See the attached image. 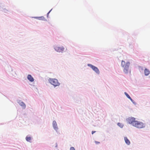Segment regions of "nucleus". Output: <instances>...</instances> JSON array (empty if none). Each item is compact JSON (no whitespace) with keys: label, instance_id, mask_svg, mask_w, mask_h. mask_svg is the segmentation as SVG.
I'll use <instances>...</instances> for the list:
<instances>
[{"label":"nucleus","instance_id":"obj_8","mask_svg":"<svg viewBox=\"0 0 150 150\" xmlns=\"http://www.w3.org/2000/svg\"><path fill=\"white\" fill-rule=\"evenodd\" d=\"M52 126L54 130H55L57 133H58L57 130L58 129V128L57 126L56 122L55 120L53 121L52 122Z\"/></svg>","mask_w":150,"mask_h":150},{"label":"nucleus","instance_id":"obj_27","mask_svg":"<svg viewBox=\"0 0 150 150\" xmlns=\"http://www.w3.org/2000/svg\"><path fill=\"white\" fill-rule=\"evenodd\" d=\"M149 125H150V124H149Z\"/></svg>","mask_w":150,"mask_h":150},{"label":"nucleus","instance_id":"obj_11","mask_svg":"<svg viewBox=\"0 0 150 150\" xmlns=\"http://www.w3.org/2000/svg\"><path fill=\"white\" fill-rule=\"evenodd\" d=\"M27 79L30 82H33L34 81L33 78L30 74H28L27 77Z\"/></svg>","mask_w":150,"mask_h":150},{"label":"nucleus","instance_id":"obj_13","mask_svg":"<svg viewBox=\"0 0 150 150\" xmlns=\"http://www.w3.org/2000/svg\"><path fill=\"white\" fill-rule=\"evenodd\" d=\"M124 139L125 143L128 145L130 144V142L127 137H124Z\"/></svg>","mask_w":150,"mask_h":150},{"label":"nucleus","instance_id":"obj_2","mask_svg":"<svg viewBox=\"0 0 150 150\" xmlns=\"http://www.w3.org/2000/svg\"><path fill=\"white\" fill-rule=\"evenodd\" d=\"M133 126L138 129H141L144 128L146 125L141 122L136 120Z\"/></svg>","mask_w":150,"mask_h":150},{"label":"nucleus","instance_id":"obj_22","mask_svg":"<svg viewBox=\"0 0 150 150\" xmlns=\"http://www.w3.org/2000/svg\"><path fill=\"white\" fill-rule=\"evenodd\" d=\"M139 67L140 68V69H141L142 70H144V68L143 67L140 66Z\"/></svg>","mask_w":150,"mask_h":150},{"label":"nucleus","instance_id":"obj_12","mask_svg":"<svg viewBox=\"0 0 150 150\" xmlns=\"http://www.w3.org/2000/svg\"><path fill=\"white\" fill-rule=\"evenodd\" d=\"M144 74L146 76H148L150 73V71L146 68H145L144 70Z\"/></svg>","mask_w":150,"mask_h":150},{"label":"nucleus","instance_id":"obj_1","mask_svg":"<svg viewBox=\"0 0 150 150\" xmlns=\"http://www.w3.org/2000/svg\"><path fill=\"white\" fill-rule=\"evenodd\" d=\"M48 80L49 82L53 85L54 88L59 86L60 85V83L58 82V80L56 79L49 78Z\"/></svg>","mask_w":150,"mask_h":150},{"label":"nucleus","instance_id":"obj_16","mask_svg":"<svg viewBox=\"0 0 150 150\" xmlns=\"http://www.w3.org/2000/svg\"><path fill=\"white\" fill-rule=\"evenodd\" d=\"M130 100L132 101V102L134 105H136L137 104V103L135 102L134 100H133L131 97L129 99Z\"/></svg>","mask_w":150,"mask_h":150},{"label":"nucleus","instance_id":"obj_24","mask_svg":"<svg viewBox=\"0 0 150 150\" xmlns=\"http://www.w3.org/2000/svg\"><path fill=\"white\" fill-rule=\"evenodd\" d=\"M56 145L55 146V147H57V143H56Z\"/></svg>","mask_w":150,"mask_h":150},{"label":"nucleus","instance_id":"obj_14","mask_svg":"<svg viewBox=\"0 0 150 150\" xmlns=\"http://www.w3.org/2000/svg\"><path fill=\"white\" fill-rule=\"evenodd\" d=\"M117 125L121 128H122L124 126V125L121 123L118 122L117 124Z\"/></svg>","mask_w":150,"mask_h":150},{"label":"nucleus","instance_id":"obj_21","mask_svg":"<svg viewBox=\"0 0 150 150\" xmlns=\"http://www.w3.org/2000/svg\"><path fill=\"white\" fill-rule=\"evenodd\" d=\"M95 142L96 144H98L100 143L99 142H97L96 141H95Z\"/></svg>","mask_w":150,"mask_h":150},{"label":"nucleus","instance_id":"obj_23","mask_svg":"<svg viewBox=\"0 0 150 150\" xmlns=\"http://www.w3.org/2000/svg\"><path fill=\"white\" fill-rule=\"evenodd\" d=\"M96 132L95 131H92V134H93L94 133Z\"/></svg>","mask_w":150,"mask_h":150},{"label":"nucleus","instance_id":"obj_15","mask_svg":"<svg viewBox=\"0 0 150 150\" xmlns=\"http://www.w3.org/2000/svg\"><path fill=\"white\" fill-rule=\"evenodd\" d=\"M0 10L5 13H6L8 11L5 8H2V9H1V8H0Z\"/></svg>","mask_w":150,"mask_h":150},{"label":"nucleus","instance_id":"obj_3","mask_svg":"<svg viewBox=\"0 0 150 150\" xmlns=\"http://www.w3.org/2000/svg\"><path fill=\"white\" fill-rule=\"evenodd\" d=\"M53 48L55 51L63 53L64 50V47L62 46H54Z\"/></svg>","mask_w":150,"mask_h":150},{"label":"nucleus","instance_id":"obj_7","mask_svg":"<svg viewBox=\"0 0 150 150\" xmlns=\"http://www.w3.org/2000/svg\"><path fill=\"white\" fill-rule=\"evenodd\" d=\"M18 103L21 106L23 109H25L26 108V105L25 103L20 100H17Z\"/></svg>","mask_w":150,"mask_h":150},{"label":"nucleus","instance_id":"obj_4","mask_svg":"<svg viewBox=\"0 0 150 150\" xmlns=\"http://www.w3.org/2000/svg\"><path fill=\"white\" fill-rule=\"evenodd\" d=\"M87 66L91 68L98 75L100 74V72L97 67L90 64H88Z\"/></svg>","mask_w":150,"mask_h":150},{"label":"nucleus","instance_id":"obj_9","mask_svg":"<svg viewBox=\"0 0 150 150\" xmlns=\"http://www.w3.org/2000/svg\"><path fill=\"white\" fill-rule=\"evenodd\" d=\"M34 18L38 19L39 20H42L45 21H47V19L45 18L43 16L40 17H34Z\"/></svg>","mask_w":150,"mask_h":150},{"label":"nucleus","instance_id":"obj_17","mask_svg":"<svg viewBox=\"0 0 150 150\" xmlns=\"http://www.w3.org/2000/svg\"><path fill=\"white\" fill-rule=\"evenodd\" d=\"M125 61H124L123 60H122V63H121L122 66V67H124L125 66Z\"/></svg>","mask_w":150,"mask_h":150},{"label":"nucleus","instance_id":"obj_19","mask_svg":"<svg viewBox=\"0 0 150 150\" xmlns=\"http://www.w3.org/2000/svg\"><path fill=\"white\" fill-rule=\"evenodd\" d=\"M52 10V9H51L48 13H47V18H48V16H49V14L50 13V12H51V11Z\"/></svg>","mask_w":150,"mask_h":150},{"label":"nucleus","instance_id":"obj_18","mask_svg":"<svg viewBox=\"0 0 150 150\" xmlns=\"http://www.w3.org/2000/svg\"><path fill=\"white\" fill-rule=\"evenodd\" d=\"M124 94L128 99H129L131 97L127 92H125Z\"/></svg>","mask_w":150,"mask_h":150},{"label":"nucleus","instance_id":"obj_10","mask_svg":"<svg viewBox=\"0 0 150 150\" xmlns=\"http://www.w3.org/2000/svg\"><path fill=\"white\" fill-rule=\"evenodd\" d=\"M25 140L28 142H31V141L32 140V137L30 135H28L26 137Z\"/></svg>","mask_w":150,"mask_h":150},{"label":"nucleus","instance_id":"obj_26","mask_svg":"<svg viewBox=\"0 0 150 150\" xmlns=\"http://www.w3.org/2000/svg\"><path fill=\"white\" fill-rule=\"evenodd\" d=\"M149 77H150V76H149Z\"/></svg>","mask_w":150,"mask_h":150},{"label":"nucleus","instance_id":"obj_25","mask_svg":"<svg viewBox=\"0 0 150 150\" xmlns=\"http://www.w3.org/2000/svg\"><path fill=\"white\" fill-rule=\"evenodd\" d=\"M1 4L0 2V8H1Z\"/></svg>","mask_w":150,"mask_h":150},{"label":"nucleus","instance_id":"obj_20","mask_svg":"<svg viewBox=\"0 0 150 150\" xmlns=\"http://www.w3.org/2000/svg\"><path fill=\"white\" fill-rule=\"evenodd\" d=\"M70 150H75V148L73 147H70Z\"/></svg>","mask_w":150,"mask_h":150},{"label":"nucleus","instance_id":"obj_6","mask_svg":"<svg viewBox=\"0 0 150 150\" xmlns=\"http://www.w3.org/2000/svg\"><path fill=\"white\" fill-rule=\"evenodd\" d=\"M130 65L129 62H127L125 63V65L124 67L123 71L126 74H127L129 70V67Z\"/></svg>","mask_w":150,"mask_h":150},{"label":"nucleus","instance_id":"obj_5","mask_svg":"<svg viewBox=\"0 0 150 150\" xmlns=\"http://www.w3.org/2000/svg\"><path fill=\"white\" fill-rule=\"evenodd\" d=\"M126 120L128 123L132 126L136 121L135 118L132 117H129L126 119Z\"/></svg>","mask_w":150,"mask_h":150}]
</instances>
